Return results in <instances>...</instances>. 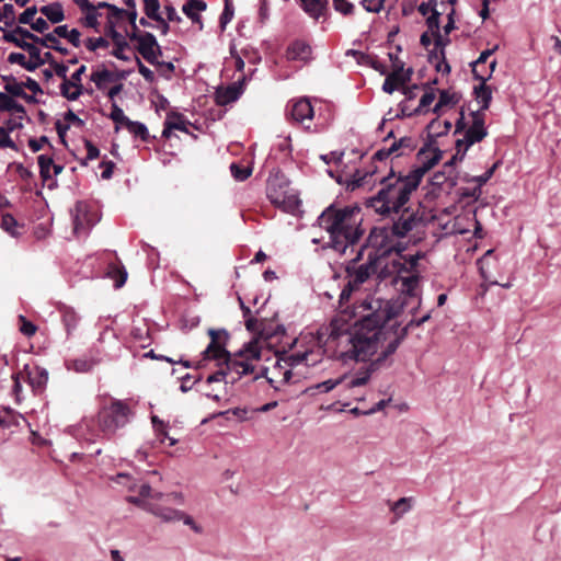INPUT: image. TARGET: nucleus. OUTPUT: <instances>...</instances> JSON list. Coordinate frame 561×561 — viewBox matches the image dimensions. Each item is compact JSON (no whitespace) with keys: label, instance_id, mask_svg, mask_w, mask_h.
Returning a JSON list of instances; mask_svg holds the SVG:
<instances>
[{"label":"nucleus","instance_id":"nucleus-1","mask_svg":"<svg viewBox=\"0 0 561 561\" xmlns=\"http://www.w3.org/2000/svg\"><path fill=\"white\" fill-rule=\"evenodd\" d=\"M366 314L352 327H347L342 314L332 322V335L350 333V347L342 353L345 360H367L385 345L394 355L412 328L420 327L432 317V310L419 319H411L404 327L394 319L401 306L387 299L367 296L362 304Z\"/></svg>","mask_w":561,"mask_h":561},{"label":"nucleus","instance_id":"nucleus-2","mask_svg":"<svg viewBox=\"0 0 561 561\" xmlns=\"http://www.w3.org/2000/svg\"><path fill=\"white\" fill-rule=\"evenodd\" d=\"M316 225L328 233L325 249L340 255L359 242L365 233L362 208L358 204L339 207L335 203L325 207L318 216Z\"/></svg>","mask_w":561,"mask_h":561},{"label":"nucleus","instance_id":"nucleus-3","mask_svg":"<svg viewBox=\"0 0 561 561\" xmlns=\"http://www.w3.org/2000/svg\"><path fill=\"white\" fill-rule=\"evenodd\" d=\"M380 185L374 196L365 199V206L382 217L399 214L420 186L409 174H397L393 168L380 180Z\"/></svg>","mask_w":561,"mask_h":561},{"label":"nucleus","instance_id":"nucleus-4","mask_svg":"<svg viewBox=\"0 0 561 561\" xmlns=\"http://www.w3.org/2000/svg\"><path fill=\"white\" fill-rule=\"evenodd\" d=\"M134 417V412L127 400L112 399L108 405L98 413L100 431L107 437L113 436L117 430L125 427Z\"/></svg>","mask_w":561,"mask_h":561},{"label":"nucleus","instance_id":"nucleus-5","mask_svg":"<svg viewBox=\"0 0 561 561\" xmlns=\"http://www.w3.org/2000/svg\"><path fill=\"white\" fill-rule=\"evenodd\" d=\"M394 238L389 226L374 227L366 240V245L373 248L368 254L376 256L377 260L385 259L393 252L401 254L405 250V245L396 241Z\"/></svg>","mask_w":561,"mask_h":561},{"label":"nucleus","instance_id":"nucleus-6","mask_svg":"<svg viewBox=\"0 0 561 561\" xmlns=\"http://www.w3.org/2000/svg\"><path fill=\"white\" fill-rule=\"evenodd\" d=\"M359 289V286L354 285L352 280H347V283L342 288L340 296H339V313L330 321L329 327L327 328V332L329 334V339L332 341L339 340L343 335H347V342L350 343V333L347 331L341 332L339 335H332V322L340 318V316L344 314V321L347 327H352L358 319H360L362 316L366 314L367 311L363 309L360 302L358 306L351 309L348 301L352 296V294ZM363 299L362 301H364Z\"/></svg>","mask_w":561,"mask_h":561},{"label":"nucleus","instance_id":"nucleus-7","mask_svg":"<svg viewBox=\"0 0 561 561\" xmlns=\"http://www.w3.org/2000/svg\"><path fill=\"white\" fill-rule=\"evenodd\" d=\"M362 362H368V365L363 367V378L353 376L352 378L347 379L343 377L345 379V386L350 389L366 385L375 371L390 368L394 360L391 351L385 347V345H381L377 354H374L369 359Z\"/></svg>","mask_w":561,"mask_h":561},{"label":"nucleus","instance_id":"nucleus-8","mask_svg":"<svg viewBox=\"0 0 561 561\" xmlns=\"http://www.w3.org/2000/svg\"><path fill=\"white\" fill-rule=\"evenodd\" d=\"M398 215V219L394 220L389 227L391 228V232L394 233L396 238H404L417 226V224L421 221V217L410 207L403 208Z\"/></svg>","mask_w":561,"mask_h":561},{"label":"nucleus","instance_id":"nucleus-9","mask_svg":"<svg viewBox=\"0 0 561 561\" xmlns=\"http://www.w3.org/2000/svg\"><path fill=\"white\" fill-rule=\"evenodd\" d=\"M379 260L376 256L367 255V260L365 263L359 264L358 266H346V274L348 279L352 280L354 285L362 286L368 278L375 274L378 270Z\"/></svg>","mask_w":561,"mask_h":561},{"label":"nucleus","instance_id":"nucleus-10","mask_svg":"<svg viewBox=\"0 0 561 561\" xmlns=\"http://www.w3.org/2000/svg\"><path fill=\"white\" fill-rule=\"evenodd\" d=\"M247 81V77L238 79L233 83L227 85L226 88H217L215 91V102L219 106H226L230 103H233L240 99V96L244 92V83Z\"/></svg>","mask_w":561,"mask_h":561},{"label":"nucleus","instance_id":"nucleus-11","mask_svg":"<svg viewBox=\"0 0 561 561\" xmlns=\"http://www.w3.org/2000/svg\"><path fill=\"white\" fill-rule=\"evenodd\" d=\"M474 80L480 81V84L473 87V96L481 104V111L489 110L492 102V88L486 84L491 79V73L483 75L479 70H472Z\"/></svg>","mask_w":561,"mask_h":561},{"label":"nucleus","instance_id":"nucleus-12","mask_svg":"<svg viewBox=\"0 0 561 561\" xmlns=\"http://www.w3.org/2000/svg\"><path fill=\"white\" fill-rule=\"evenodd\" d=\"M286 113L296 123H302L306 119H312L313 106L308 98L291 100L286 106Z\"/></svg>","mask_w":561,"mask_h":561},{"label":"nucleus","instance_id":"nucleus-13","mask_svg":"<svg viewBox=\"0 0 561 561\" xmlns=\"http://www.w3.org/2000/svg\"><path fill=\"white\" fill-rule=\"evenodd\" d=\"M289 192V181L285 175L276 173L270 176L266 185V196L271 204L278 203L279 199Z\"/></svg>","mask_w":561,"mask_h":561},{"label":"nucleus","instance_id":"nucleus-14","mask_svg":"<svg viewBox=\"0 0 561 561\" xmlns=\"http://www.w3.org/2000/svg\"><path fill=\"white\" fill-rule=\"evenodd\" d=\"M105 34L111 37L114 43V48L111 54L119 60L129 61L130 57L125 54V49L129 48V44L127 43L126 38L116 30L115 23L111 20H108L106 24Z\"/></svg>","mask_w":561,"mask_h":561},{"label":"nucleus","instance_id":"nucleus-15","mask_svg":"<svg viewBox=\"0 0 561 561\" xmlns=\"http://www.w3.org/2000/svg\"><path fill=\"white\" fill-rule=\"evenodd\" d=\"M443 158V150L439 148H433L432 156L428 157L427 154L423 157L422 160H419L421 162L420 165H415L412 168V170L408 173L412 180H414L419 185L422 182L423 176L432 169L434 168Z\"/></svg>","mask_w":561,"mask_h":561},{"label":"nucleus","instance_id":"nucleus-16","mask_svg":"<svg viewBox=\"0 0 561 561\" xmlns=\"http://www.w3.org/2000/svg\"><path fill=\"white\" fill-rule=\"evenodd\" d=\"M27 382L35 394H41L46 389L48 382V370L41 366H24Z\"/></svg>","mask_w":561,"mask_h":561},{"label":"nucleus","instance_id":"nucleus-17","mask_svg":"<svg viewBox=\"0 0 561 561\" xmlns=\"http://www.w3.org/2000/svg\"><path fill=\"white\" fill-rule=\"evenodd\" d=\"M57 311L60 316L61 323L65 328L66 336L67 339H70L77 331L81 321V317L75 310V308L61 302L58 304Z\"/></svg>","mask_w":561,"mask_h":561},{"label":"nucleus","instance_id":"nucleus-18","mask_svg":"<svg viewBox=\"0 0 561 561\" xmlns=\"http://www.w3.org/2000/svg\"><path fill=\"white\" fill-rule=\"evenodd\" d=\"M0 31L3 32V41L13 44L15 47L16 43H28L26 39L32 41L34 44H38L39 41V36L21 25H16L11 31H7L5 27L0 26Z\"/></svg>","mask_w":561,"mask_h":561},{"label":"nucleus","instance_id":"nucleus-19","mask_svg":"<svg viewBox=\"0 0 561 561\" xmlns=\"http://www.w3.org/2000/svg\"><path fill=\"white\" fill-rule=\"evenodd\" d=\"M286 57L288 60L309 62L312 59V48L307 42L296 39L287 47Z\"/></svg>","mask_w":561,"mask_h":561},{"label":"nucleus","instance_id":"nucleus-20","mask_svg":"<svg viewBox=\"0 0 561 561\" xmlns=\"http://www.w3.org/2000/svg\"><path fill=\"white\" fill-rule=\"evenodd\" d=\"M486 136L488 129L485 125L480 124V122L472 123L466 130L465 137L458 139V146L466 145V148H470L474 144L482 141Z\"/></svg>","mask_w":561,"mask_h":561},{"label":"nucleus","instance_id":"nucleus-21","mask_svg":"<svg viewBox=\"0 0 561 561\" xmlns=\"http://www.w3.org/2000/svg\"><path fill=\"white\" fill-rule=\"evenodd\" d=\"M154 46H158L156 36L150 32H142L141 37L137 41L136 50L146 61H152Z\"/></svg>","mask_w":561,"mask_h":561},{"label":"nucleus","instance_id":"nucleus-22","mask_svg":"<svg viewBox=\"0 0 561 561\" xmlns=\"http://www.w3.org/2000/svg\"><path fill=\"white\" fill-rule=\"evenodd\" d=\"M451 128V122L450 121H444V129L442 130H428L426 142L416 153V159L422 160L423 157L426 156L430 151L433 152V148H436L434 145L436 144V139L439 137H443L449 133Z\"/></svg>","mask_w":561,"mask_h":561},{"label":"nucleus","instance_id":"nucleus-23","mask_svg":"<svg viewBox=\"0 0 561 561\" xmlns=\"http://www.w3.org/2000/svg\"><path fill=\"white\" fill-rule=\"evenodd\" d=\"M301 9L312 19L319 20L329 11V0H299Z\"/></svg>","mask_w":561,"mask_h":561},{"label":"nucleus","instance_id":"nucleus-24","mask_svg":"<svg viewBox=\"0 0 561 561\" xmlns=\"http://www.w3.org/2000/svg\"><path fill=\"white\" fill-rule=\"evenodd\" d=\"M37 45L38 44L34 43H16V47L27 51L30 56L27 65H25V69L31 72L43 66L41 49Z\"/></svg>","mask_w":561,"mask_h":561},{"label":"nucleus","instance_id":"nucleus-25","mask_svg":"<svg viewBox=\"0 0 561 561\" xmlns=\"http://www.w3.org/2000/svg\"><path fill=\"white\" fill-rule=\"evenodd\" d=\"M458 183V172L454 169L450 172V169H444L442 171H437L433 174L431 179V184L433 186H437L442 188L445 184H447L448 188H454Z\"/></svg>","mask_w":561,"mask_h":561},{"label":"nucleus","instance_id":"nucleus-26","mask_svg":"<svg viewBox=\"0 0 561 561\" xmlns=\"http://www.w3.org/2000/svg\"><path fill=\"white\" fill-rule=\"evenodd\" d=\"M207 4L203 0H186L182 7L183 13L193 22L198 23L199 28H203L202 16L199 12L205 11Z\"/></svg>","mask_w":561,"mask_h":561},{"label":"nucleus","instance_id":"nucleus-27","mask_svg":"<svg viewBox=\"0 0 561 561\" xmlns=\"http://www.w3.org/2000/svg\"><path fill=\"white\" fill-rule=\"evenodd\" d=\"M227 343H215L210 341L206 348L201 353L204 360H222L225 356L229 357V351L226 348Z\"/></svg>","mask_w":561,"mask_h":561},{"label":"nucleus","instance_id":"nucleus-28","mask_svg":"<svg viewBox=\"0 0 561 561\" xmlns=\"http://www.w3.org/2000/svg\"><path fill=\"white\" fill-rule=\"evenodd\" d=\"M96 364L98 360L85 356L68 359L65 363L68 370H73L79 374L90 373Z\"/></svg>","mask_w":561,"mask_h":561},{"label":"nucleus","instance_id":"nucleus-29","mask_svg":"<svg viewBox=\"0 0 561 561\" xmlns=\"http://www.w3.org/2000/svg\"><path fill=\"white\" fill-rule=\"evenodd\" d=\"M274 206H276L277 208L282 209L283 211H285L287 214L295 215L301 206V201L297 194L287 192L279 199L278 203L274 204Z\"/></svg>","mask_w":561,"mask_h":561},{"label":"nucleus","instance_id":"nucleus-30","mask_svg":"<svg viewBox=\"0 0 561 561\" xmlns=\"http://www.w3.org/2000/svg\"><path fill=\"white\" fill-rule=\"evenodd\" d=\"M41 13L46 16V20L53 24H58L65 20V12L60 2H53L43 5L39 9Z\"/></svg>","mask_w":561,"mask_h":561},{"label":"nucleus","instance_id":"nucleus-31","mask_svg":"<svg viewBox=\"0 0 561 561\" xmlns=\"http://www.w3.org/2000/svg\"><path fill=\"white\" fill-rule=\"evenodd\" d=\"M149 512L161 518L163 522L181 520L183 512L171 507H163L152 503L149 507Z\"/></svg>","mask_w":561,"mask_h":561},{"label":"nucleus","instance_id":"nucleus-32","mask_svg":"<svg viewBox=\"0 0 561 561\" xmlns=\"http://www.w3.org/2000/svg\"><path fill=\"white\" fill-rule=\"evenodd\" d=\"M416 140L411 136L401 137L399 140H394L391 144V149L397 157L409 154L416 149Z\"/></svg>","mask_w":561,"mask_h":561},{"label":"nucleus","instance_id":"nucleus-33","mask_svg":"<svg viewBox=\"0 0 561 561\" xmlns=\"http://www.w3.org/2000/svg\"><path fill=\"white\" fill-rule=\"evenodd\" d=\"M236 357H243L245 359H261V346L259 344V339L254 337L248 343H244L242 348L239 350L236 354Z\"/></svg>","mask_w":561,"mask_h":561},{"label":"nucleus","instance_id":"nucleus-34","mask_svg":"<svg viewBox=\"0 0 561 561\" xmlns=\"http://www.w3.org/2000/svg\"><path fill=\"white\" fill-rule=\"evenodd\" d=\"M22 415L10 407H3L0 411V427L11 428L19 426Z\"/></svg>","mask_w":561,"mask_h":561},{"label":"nucleus","instance_id":"nucleus-35","mask_svg":"<svg viewBox=\"0 0 561 561\" xmlns=\"http://www.w3.org/2000/svg\"><path fill=\"white\" fill-rule=\"evenodd\" d=\"M344 378H337V379H328L322 382L316 383L313 386H310L306 389V393L310 396H314L317 393H328L331 390H333L339 385L344 383Z\"/></svg>","mask_w":561,"mask_h":561},{"label":"nucleus","instance_id":"nucleus-36","mask_svg":"<svg viewBox=\"0 0 561 561\" xmlns=\"http://www.w3.org/2000/svg\"><path fill=\"white\" fill-rule=\"evenodd\" d=\"M134 137L139 138L144 142H150L156 137H151L148 127L138 121H129L125 127Z\"/></svg>","mask_w":561,"mask_h":561},{"label":"nucleus","instance_id":"nucleus-37","mask_svg":"<svg viewBox=\"0 0 561 561\" xmlns=\"http://www.w3.org/2000/svg\"><path fill=\"white\" fill-rule=\"evenodd\" d=\"M353 55L359 56V62L370 66L374 70L378 71L380 75L387 73V67L383 62H381L377 56H371L369 54H365L358 50H350Z\"/></svg>","mask_w":561,"mask_h":561},{"label":"nucleus","instance_id":"nucleus-38","mask_svg":"<svg viewBox=\"0 0 561 561\" xmlns=\"http://www.w3.org/2000/svg\"><path fill=\"white\" fill-rule=\"evenodd\" d=\"M87 213L88 204L83 201H78L71 211L75 232H78L80 228H83Z\"/></svg>","mask_w":561,"mask_h":561},{"label":"nucleus","instance_id":"nucleus-39","mask_svg":"<svg viewBox=\"0 0 561 561\" xmlns=\"http://www.w3.org/2000/svg\"><path fill=\"white\" fill-rule=\"evenodd\" d=\"M38 45L54 49L61 55H68L69 50L67 47H64L60 41L54 36V34H45L43 37H39Z\"/></svg>","mask_w":561,"mask_h":561},{"label":"nucleus","instance_id":"nucleus-40","mask_svg":"<svg viewBox=\"0 0 561 561\" xmlns=\"http://www.w3.org/2000/svg\"><path fill=\"white\" fill-rule=\"evenodd\" d=\"M167 118L171 119V128L188 134L187 127L191 125V123L182 113L171 111L167 114Z\"/></svg>","mask_w":561,"mask_h":561},{"label":"nucleus","instance_id":"nucleus-41","mask_svg":"<svg viewBox=\"0 0 561 561\" xmlns=\"http://www.w3.org/2000/svg\"><path fill=\"white\" fill-rule=\"evenodd\" d=\"M377 172V168L371 171L362 172L360 170H356L352 175V179L346 181V188L350 191H354L358 187H362L365 184V180L367 176H371Z\"/></svg>","mask_w":561,"mask_h":561},{"label":"nucleus","instance_id":"nucleus-42","mask_svg":"<svg viewBox=\"0 0 561 561\" xmlns=\"http://www.w3.org/2000/svg\"><path fill=\"white\" fill-rule=\"evenodd\" d=\"M37 163L39 167V176L43 182H46L51 179L50 168L54 165V159L47 154H39L37 157Z\"/></svg>","mask_w":561,"mask_h":561},{"label":"nucleus","instance_id":"nucleus-43","mask_svg":"<svg viewBox=\"0 0 561 561\" xmlns=\"http://www.w3.org/2000/svg\"><path fill=\"white\" fill-rule=\"evenodd\" d=\"M399 71H402V65L398 66V69L392 70L391 73H389L382 84V91L391 94L393 93L399 85H401V82H399Z\"/></svg>","mask_w":561,"mask_h":561},{"label":"nucleus","instance_id":"nucleus-44","mask_svg":"<svg viewBox=\"0 0 561 561\" xmlns=\"http://www.w3.org/2000/svg\"><path fill=\"white\" fill-rule=\"evenodd\" d=\"M160 1L159 0H144V11L148 19L153 21H162L160 14Z\"/></svg>","mask_w":561,"mask_h":561},{"label":"nucleus","instance_id":"nucleus-45","mask_svg":"<svg viewBox=\"0 0 561 561\" xmlns=\"http://www.w3.org/2000/svg\"><path fill=\"white\" fill-rule=\"evenodd\" d=\"M231 175L236 181H245L252 174V168L232 162L229 167Z\"/></svg>","mask_w":561,"mask_h":561},{"label":"nucleus","instance_id":"nucleus-46","mask_svg":"<svg viewBox=\"0 0 561 561\" xmlns=\"http://www.w3.org/2000/svg\"><path fill=\"white\" fill-rule=\"evenodd\" d=\"M19 226L18 220L13 215L5 213L1 216L0 227L12 237H18L20 232L16 231Z\"/></svg>","mask_w":561,"mask_h":561},{"label":"nucleus","instance_id":"nucleus-47","mask_svg":"<svg viewBox=\"0 0 561 561\" xmlns=\"http://www.w3.org/2000/svg\"><path fill=\"white\" fill-rule=\"evenodd\" d=\"M307 352H297L293 354H286L284 352L282 353V360L286 367H289V369H291L293 367H296L300 365L302 362H305L307 359Z\"/></svg>","mask_w":561,"mask_h":561},{"label":"nucleus","instance_id":"nucleus-48","mask_svg":"<svg viewBox=\"0 0 561 561\" xmlns=\"http://www.w3.org/2000/svg\"><path fill=\"white\" fill-rule=\"evenodd\" d=\"M224 10L219 16V26L221 31H225L227 24L232 20L234 15L233 0H224Z\"/></svg>","mask_w":561,"mask_h":561},{"label":"nucleus","instance_id":"nucleus-49","mask_svg":"<svg viewBox=\"0 0 561 561\" xmlns=\"http://www.w3.org/2000/svg\"><path fill=\"white\" fill-rule=\"evenodd\" d=\"M112 78L113 72L104 68L103 70L92 72L90 80L95 83V87L99 90H103L105 88V82H112Z\"/></svg>","mask_w":561,"mask_h":561},{"label":"nucleus","instance_id":"nucleus-50","mask_svg":"<svg viewBox=\"0 0 561 561\" xmlns=\"http://www.w3.org/2000/svg\"><path fill=\"white\" fill-rule=\"evenodd\" d=\"M455 147L456 153L450 158V160L444 163V169H450V172L454 171L457 162H460L465 159V156L469 149L466 148V145L458 146V139L456 140Z\"/></svg>","mask_w":561,"mask_h":561},{"label":"nucleus","instance_id":"nucleus-51","mask_svg":"<svg viewBox=\"0 0 561 561\" xmlns=\"http://www.w3.org/2000/svg\"><path fill=\"white\" fill-rule=\"evenodd\" d=\"M4 21L5 27H11L15 21V10L12 3H4L0 10V22Z\"/></svg>","mask_w":561,"mask_h":561},{"label":"nucleus","instance_id":"nucleus-52","mask_svg":"<svg viewBox=\"0 0 561 561\" xmlns=\"http://www.w3.org/2000/svg\"><path fill=\"white\" fill-rule=\"evenodd\" d=\"M440 16L442 13L438 11V9L433 10V12L427 15L425 24L427 26V31L431 32V35L440 32Z\"/></svg>","mask_w":561,"mask_h":561},{"label":"nucleus","instance_id":"nucleus-53","mask_svg":"<svg viewBox=\"0 0 561 561\" xmlns=\"http://www.w3.org/2000/svg\"><path fill=\"white\" fill-rule=\"evenodd\" d=\"M435 100V91L433 88H430V90H426L425 93L422 95L419 106L414 108V113H417L419 115L428 112L426 107L433 103Z\"/></svg>","mask_w":561,"mask_h":561},{"label":"nucleus","instance_id":"nucleus-54","mask_svg":"<svg viewBox=\"0 0 561 561\" xmlns=\"http://www.w3.org/2000/svg\"><path fill=\"white\" fill-rule=\"evenodd\" d=\"M110 118L116 125H123L124 127H126L128 122L130 121V118L124 114L123 108L118 106L116 103L112 104Z\"/></svg>","mask_w":561,"mask_h":561},{"label":"nucleus","instance_id":"nucleus-55","mask_svg":"<svg viewBox=\"0 0 561 561\" xmlns=\"http://www.w3.org/2000/svg\"><path fill=\"white\" fill-rule=\"evenodd\" d=\"M419 285V276L417 275H410L402 278L401 289L402 293L409 295V296H415V290Z\"/></svg>","mask_w":561,"mask_h":561},{"label":"nucleus","instance_id":"nucleus-56","mask_svg":"<svg viewBox=\"0 0 561 561\" xmlns=\"http://www.w3.org/2000/svg\"><path fill=\"white\" fill-rule=\"evenodd\" d=\"M502 164V160L495 161L483 174L481 175H474L471 178L472 181H474L479 186L484 185L494 174V172L500 168Z\"/></svg>","mask_w":561,"mask_h":561},{"label":"nucleus","instance_id":"nucleus-57","mask_svg":"<svg viewBox=\"0 0 561 561\" xmlns=\"http://www.w3.org/2000/svg\"><path fill=\"white\" fill-rule=\"evenodd\" d=\"M332 4L334 10L344 16L352 15L355 10V5L348 0H332Z\"/></svg>","mask_w":561,"mask_h":561},{"label":"nucleus","instance_id":"nucleus-58","mask_svg":"<svg viewBox=\"0 0 561 561\" xmlns=\"http://www.w3.org/2000/svg\"><path fill=\"white\" fill-rule=\"evenodd\" d=\"M273 373L282 375V381L284 383L289 382L293 376L291 369H289V367H286L285 364L283 363L282 355L277 357V360L273 366Z\"/></svg>","mask_w":561,"mask_h":561},{"label":"nucleus","instance_id":"nucleus-59","mask_svg":"<svg viewBox=\"0 0 561 561\" xmlns=\"http://www.w3.org/2000/svg\"><path fill=\"white\" fill-rule=\"evenodd\" d=\"M434 38L435 48L439 50V55L443 61H445L446 56V47L450 44V39L448 37H444L440 32L432 35Z\"/></svg>","mask_w":561,"mask_h":561},{"label":"nucleus","instance_id":"nucleus-60","mask_svg":"<svg viewBox=\"0 0 561 561\" xmlns=\"http://www.w3.org/2000/svg\"><path fill=\"white\" fill-rule=\"evenodd\" d=\"M5 148H10L15 151L19 150V147L10 137V133L3 126H0V149Z\"/></svg>","mask_w":561,"mask_h":561},{"label":"nucleus","instance_id":"nucleus-61","mask_svg":"<svg viewBox=\"0 0 561 561\" xmlns=\"http://www.w3.org/2000/svg\"><path fill=\"white\" fill-rule=\"evenodd\" d=\"M19 320L21 322L20 332L30 337L36 333L37 327L30 320L26 319L23 314L19 316Z\"/></svg>","mask_w":561,"mask_h":561},{"label":"nucleus","instance_id":"nucleus-62","mask_svg":"<svg viewBox=\"0 0 561 561\" xmlns=\"http://www.w3.org/2000/svg\"><path fill=\"white\" fill-rule=\"evenodd\" d=\"M85 47L91 50L95 51L98 48H107L110 43L105 37H89L85 41Z\"/></svg>","mask_w":561,"mask_h":561},{"label":"nucleus","instance_id":"nucleus-63","mask_svg":"<svg viewBox=\"0 0 561 561\" xmlns=\"http://www.w3.org/2000/svg\"><path fill=\"white\" fill-rule=\"evenodd\" d=\"M208 335L215 343H228L230 334L226 329H209Z\"/></svg>","mask_w":561,"mask_h":561},{"label":"nucleus","instance_id":"nucleus-64","mask_svg":"<svg viewBox=\"0 0 561 561\" xmlns=\"http://www.w3.org/2000/svg\"><path fill=\"white\" fill-rule=\"evenodd\" d=\"M134 58L137 64L138 72L144 77V79L147 82L153 83L156 81L154 72L151 69H149L147 66H145L138 56H135Z\"/></svg>","mask_w":561,"mask_h":561}]
</instances>
